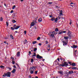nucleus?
Returning <instances> with one entry per match:
<instances>
[{"mask_svg": "<svg viewBox=\"0 0 78 78\" xmlns=\"http://www.w3.org/2000/svg\"><path fill=\"white\" fill-rule=\"evenodd\" d=\"M11 73L10 72H8L6 73H4V74L2 75L3 77H5V76H8V77H10Z\"/></svg>", "mask_w": 78, "mask_h": 78, "instance_id": "nucleus-1", "label": "nucleus"}, {"mask_svg": "<svg viewBox=\"0 0 78 78\" xmlns=\"http://www.w3.org/2000/svg\"><path fill=\"white\" fill-rule=\"evenodd\" d=\"M66 32H67V34L69 38H70V37H73V35H72V33H71V31H70L68 29H67L66 30Z\"/></svg>", "mask_w": 78, "mask_h": 78, "instance_id": "nucleus-2", "label": "nucleus"}, {"mask_svg": "<svg viewBox=\"0 0 78 78\" xmlns=\"http://www.w3.org/2000/svg\"><path fill=\"white\" fill-rule=\"evenodd\" d=\"M60 66H62V67H67L68 66V63L67 62H64V63H62V65L60 64Z\"/></svg>", "mask_w": 78, "mask_h": 78, "instance_id": "nucleus-3", "label": "nucleus"}, {"mask_svg": "<svg viewBox=\"0 0 78 78\" xmlns=\"http://www.w3.org/2000/svg\"><path fill=\"white\" fill-rule=\"evenodd\" d=\"M36 66H34L32 67H30V70H33L34 71L36 70Z\"/></svg>", "mask_w": 78, "mask_h": 78, "instance_id": "nucleus-4", "label": "nucleus"}, {"mask_svg": "<svg viewBox=\"0 0 78 78\" xmlns=\"http://www.w3.org/2000/svg\"><path fill=\"white\" fill-rule=\"evenodd\" d=\"M42 57L40 56L38 54L37 55V58H39V59H41V58H42Z\"/></svg>", "mask_w": 78, "mask_h": 78, "instance_id": "nucleus-5", "label": "nucleus"}, {"mask_svg": "<svg viewBox=\"0 0 78 78\" xmlns=\"http://www.w3.org/2000/svg\"><path fill=\"white\" fill-rule=\"evenodd\" d=\"M62 42L63 43V45H64V46L65 45H67V42H66L65 41H62Z\"/></svg>", "mask_w": 78, "mask_h": 78, "instance_id": "nucleus-6", "label": "nucleus"}, {"mask_svg": "<svg viewBox=\"0 0 78 78\" xmlns=\"http://www.w3.org/2000/svg\"><path fill=\"white\" fill-rule=\"evenodd\" d=\"M49 36L50 37H52V38H53V37H55V34H51V35H49Z\"/></svg>", "mask_w": 78, "mask_h": 78, "instance_id": "nucleus-7", "label": "nucleus"}, {"mask_svg": "<svg viewBox=\"0 0 78 78\" xmlns=\"http://www.w3.org/2000/svg\"><path fill=\"white\" fill-rule=\"evenodd\" d=\"M16 55L17 57H19V56H20V51H18L17 52Z\"/></svg>", "mask_w": 78, "mask_h": 78, "instance_id": "nucleus-8", "label": "nucleus"}, {"mask_svg": "<svg viewBox=\"0 0 78 78\" xmlns=\"http://www.w3.org/2000/svg\"><path fill=\"white\" fill-rule=\"evenodd\" d=\"M58 34H62V30H59L58 32Z\"/></svg>", "mask_w": 78, "mask_h": 78, "instance_id": "nucleus-9", "label": "nucleus"}, {"mask_svg": "<svg viewBox=\"0 0 78 78\" xmlns=\"http://www.w3.org/2000/svg\"><path fill=\"white\" fill-rule=\"evenodd\" d=\"M62 73H63V72L62 71H58V73H60L61 75L62 74Z\"/></svg>", "mask_w": 78, "mask_h": 78, "instance_id": "nucleus-10", "label": "nucleus"}, {"mask_svg": "<svg viewBox=\"0 0 78 78\" xmlns=\"http://www.w3.org/2000/svg\"><path fill=\"white\" fill-rule=\"evenodd\" d=\"M54 20V22H58V18H56L55 19V18Z\"/></svg>", "mask_w": 78, "mask_h": 78, "instance_id": "nucleus-11", "label": "nucleus"}, {"mask_svg": "<svg viewBox=\"0 0 78 78\" xmlns=\"http://www.w3.org/2000/svg\"><path fill=\"white\" fill-rule=\"evenodd\" d=\"M38 22H41L42 21V18H40L38 20Z\"/></svg>", "mask_w": 78, "mask_h": 78, "instance_id": "nucleus-12", "label": "nucleus"}, {"mask_svg": "<svg viewBox=\"0 0 78 78\" xmlns=\"http://www.w3.org/2000/svg\"><path fill=\"white\" fill-rule=\"evenodd\" d=\"M15 72H16V69H14L12 71V73H15Z\"/></svg>", "mask_w": 78, "mask_h": 78, "instance_id": "nucleus-13", "label": "nucleus"}, {"mask_svg": "<svg viewBox=\"0 0 78 78\" xmlns=\"http://www.w3.org/2000/svg\"><path fill=\"white\" fill-rule=\"evenodd\" d=\"M67 76H65V78H69V77L68 76H69V73H66Z\"/></svg>", "mask_w": 78, "mask_h": 78, "instance_id": "nucleus-14", "label": "nucleus"}, {"mask_svg": "<svg viewBox=\"0 0 78 78\" xmlns=\"http://www.w3.org/2000/svg\"><path fill=\"white\" fill-rule=\"evenodd\" d=\"M71 65L73 66H76V64H75V63L73 62L71 64Z\"/></svg>", "mask_w": 78, "mask_h": 78, "instance_id": "nucleus-15", "label": "nucleus"}, {"mask_svg": "<svg viewBox=\"0 0 78 78\" xmlns=\"http://www.w3.org/2000/svg\"><path fill=\"white\" fill-rule=\"evenodd\" d=\"M72 69H75V70H76V69H78V68H76V67H72L71 68Z\"/></svg>", "mask_w": 78, "mask_h": 78, "instance_id": "nucleus-16", "label": "nucleus"}, {"mask_svg": "<svg viewBox=\"0 0 78 78\" xmlns=\"http://www.w3.org/2000/svg\"><path fill=\"white\" fill-rule=\"evenodd\" d=\"M27 40L25 39L23 41L24 44H27Z\"/></svg>", "mask_w": 78, "mask_h": 78, "instance_id": "nucleus-17", "label": "nucleus"}, {"mask_svg": "<svg viewBox=\"0 0 78 78\" xmlns=\"http://www.w3.org/2000/svg\"><path fill=\"white\" fill-rule=\"evenodd\" d=\"M20 28V26H16L15 28V30H17V29H18V28Z\"/></svg>", "mask_w": 78, "mask_h": 78, "instance_id": "nucleus-18", "label": "nucleus"}, {"mask_svg": "<svg viewBox=\"0 0 78 78\" xmlns=\"http://www.w3.org/2000/svg\"><path fill=\"white\" fill-rule=\"evenodd\" d=\"M12 22L13 23H16V20H12Z\"/></svg>", "mask_w": 78, "mask_h": 78, "instance_id": "nucleus-19", "label": "nucleus"}, {"mask_svg": "<svg viewBox=\"0 0 78 78\" xmlns=\"http://www.w3.org/2000/svg\"><path fill=\"white\" fill-rule=\"evenodd\" d=\"M10 37L11 39H14V37H13V36H12V34H11L10 35Z\"/></svg>", "mask_w": 78, "mask_h": 78, "instance_id": "nucleus-20", "label": "nucleus"}, {"mask_svg": "<svg viewBox=\"0 0 78 78\" xmlns=\"http://www.w3.org/2000/svg\"><path fill=\"white\" fill-rule=\"evenodd\" d=\"M55 17H52L51 19V21H54V20H55Z\"/></svg>", "mask_w": 78, "mask_h": 78, "instance_id": "nucleus-21", "label": "nucleus"}, {"mask_svg": "<svg viewBox=\"0 0 78 78\" xmlns=\"http://www.w3.org/2000/svg\"><path fill=\"white\" fill-rule=\"evenodd\" d=\"M59 31V30L58 29L56 28L55 29V31H56V32L58 31Z\"/></svg>", "mask_w": 78, "mask_h": 78, "instance_id": "nucleus-22", "label": "nucleus"}, {"mask_svg": "<svg viewBox=\"0 0 78 78\" xmlns=\"http://www.w3.org/2000/svg\"><path fill=\"white\" fill-rule=\"evenodd\" d=\"M34 73V70H30V73H31V74H33V73Z\"/></svg>", "mask_w": 78, "mask_h": 78, "instance_id": "nucleus-23", "label": "nucleus"}, {"mask_svg": "<svg viewBox=\"0 0 78 78\" xmlns=\"http://www.w3.org/2000/svg\"><path fill=\"white\" fill-rule=\"evenodd\" d=\"M35 23H34L32 22L31 23V26H34Z\"/></svg>", "mask_w": 78, "mask_h": 78, "instance_id": "nucleus-24", "label": "nucleus"}, {"mask_svg": "<svg viewBox=\"0 0 78 78\" xmlns=\"http://www.w3.org/2000/svg\"><path fill=\"white\" fill-rule=\"evenodd\" d=\"M77 48V46L75 45H73V48Z\"/></svg>", "mask_w": 78, "mask_h": 78, "instance_id": "nucleus-25", "label": "nucleus"}, {"mask_svg": "<svg viewBox=\"0 0 78 78\" xmlns=\"http://www.w3.org/2000/svg\"><path fill=\"white\" fill-rule=\"evenodd\" d=\"M64 38L65 39H66V40H67V39H68L69 37H64Z\"/></svg>", "mask_w": 78, "mask_h": 78, "instance_id": "nucleus-26", "label": "nucleus"}, {"mask_svg": "<svg viewBox=\"0 0 78 78\" xmlns=\"http://www.w3.org/2000/svg\"><path fill=\"white\" fill-rule=\"evenodd\" d=\"M36 42H37V41H35L33 42L32 43L33 44H36Z\"/></svg>", "mask_w": 78, "mask_h": 78, "instance_id": "nucleus-27", "label": "nucleus"}, {"mask_svg": "<svg viewBox=\"0 0 78 78\" xmlns=\"http://www.w3.org/2000/svg\"><path fill=\"white\" fill-rule=\"evenodd\" d=\"M37 50V48H34V52H35V51H36Z\"/></svg>", "mask_w": 78, "mask_h": 78, "instance_id": "nucleus-28", "label": "nucleus"}, {"mask_svg": "<svg viewBox=\"0 0 78 78\" xmlns=\"http://www.w3.org/2000/svg\"><path fill=\"white\" fill-rule=\"evenodd\" d=\"M15 8H16V5H14L12 8V9H14Z\"/></svg>", "mask_w": 78, "mask_h": 78, "instance_id": "nucleus-29", "label": "nucleus"}, {"mask_svg": "<svg viewBox=\"0 0 78 78\" xmlns=\"http://www.w3.org/2000/svg\"><path fill=\"white\" fill-rule=\"evenodd\" d=\"M11 30H14V29H15V28H13V27H11Z\"/></svg>", "mask_w": 78, "mask_h": 78, "instance_id": "nucleus-30", "label": "nucleus"}, {"mask_svg": "<svg viewBox=\"0 0 78 78\" xmlns=\"http://www.w3.org/2000/svg\"><path fill=\"white\" fill-rule=\"evenodd\" d=\"M53 3V2H49L48 3V4H49L50 5H51V4H52Z\"/></svg>", "mask_w": 78, "mask_h": 78, "instance_id": "nucleus-31", "label": "nucleus"}, {"mask_svg": "<svg viewBox=\"0 0 78 78\" xmlns=\"http://www.w3.org/2000/svg\"><path fill=\"white\" fill-rule=\"evenodd\" d=\"M1 68H5V66H0Z\"/></svg>", "mask_w": 78, "mask_h": 78, "instance_id": "nucleus-32", "label": "nucleus"}, {"mask_svg": "<svg viewBox=\"0 0 78 78\" xmlns=\"http://www.w3.org/2000/svg\"><path fill=\"white\" fill-rule=\"evenodd\" d=\"M38 72V71H37L35 72V73L36 74V75H37V72Z\"/></svg>", "mask_w": 78, "mask_h": 78, "instance_id": "nucleus-33", "label": "nucleus"}, {"mask_svg": "<svg viewBox=\"0 0 78 78\" xmlns=\"http://www.w3.org/2000/svg\"><path fill=\"white\" fill-rule=\"evenodd\" d=\"M0 21H3V17H1V19H0Z\"/></svg>", "mask_w": 78, "mask_h": 78, "instance_id": "nucleus-34", "label": "nucleus"}, {"mask_svg": "<svg viewBox=\"0 0 78 78\" xmlns=\"http://www.w3.org/2000/svg\"><path fill=\"white\" fill-rule=\"evenodd\" d=\"M52 34H55V31H53V32H52Z\"/></svg>", "mask_w": 78, "mask_h": 78, "instance_id": "nucleus-35", "label": "nucleus"}, {"mask_svg": "<svg viewBox=\"0 0 78 78\" xmlns=\"http://www.w3.org/2000/svg\"><path fill=\"white\" fill-rule=\"evenodd\" d=\"M51 33H52V32H49V33L48 34V35H50V34H52Z\"/></svg>", "mask_w": 78, "mask_h": 78, "instance_id": "nucleus-36", "label": "nucleus"}, {"mask_svg": "<svg viewBox=\"0 0 78 78\" xmlns=\"http://www.w3.org/2000/svg\"><path fill=\"white\" fill-rule=\"evenodd\" d=\"M62 33H66V31H62Z\"/></svg>", "mask_w": 78, "mask_h": 78, "instance_id": "nucleus-37", "label": "nucleus"}, {"mask_svg": "<svg viewBox=\"0 0 78 78\" xmlns=\"http://www.w3.org/2000/svg\"><path fill=\"white\" fill-rule=\"evenodd\" d=\"M34 61V59H31V62L33 63Z\"/></svg>", "mask_w": 78, "mask_h": 78, "instance_id": "nucleus-38", "label": "nucleus"}, {"mask_svg": "<svg viewBox=\"0 0 78 78\" xmlns=\"http://www.w3.org/2000/svg\"><path fill=\"white\" fill-rule=\"evenodd\" d=\"M40 39H41V37H39L37 38V40H40Z\"/></svg>", "mask_w": 78, "mask_h": 78, "instance_id": "nucleus-39", "label": "nucleus"}, {"mask_svg": "<svg viewBox=\"0 0 78 78\" xmlns=\"http://www.w3.org/2000/svg\"><path fill=\"white\" fill-rule=\"evenodd\" d=\"M6 26H7V27H8V26L9 25V24H8V23L7 22H6Z\"/></svg>", "mask_w": 78, "mask_h": 78, "instance_id": "nucleus-40", "label": "nucleus"}, {"mask_svg": "<svg viewBox=\"0 0 78 78\" xmlns=\"http://www.w3.org/2000/svg\"><path fill=\"white\" fill-rule=\"evenodd\" d=\"M15 62H15L14 61H12V64H15Z\"/></svg>", "mask_w": 78, "mask_h": 78, "instance_id": "nucleus-41", "label": "nucleus"}, {"mask_svg": "<svg viewBox=\"0 0 78 78\" xmlns=\"http://www.w3.org/2000/svg\"><path fill=\"white\" fill-rule=\"evenodd\" d=\"M14 12V11L13 10H12L10 11V13H13Z\"/></svg>", "mask_w": 78, "mask_h": 78, "instance_id": "nucleus-42", "label": "nucleus"}, {"mask_svg": "<svg viewBox=\"0 0 78 78\" xmlns=\"http://www.w3.org/2000/svg\"><path fill=\"white\" fill-rule=\"evenodd\" d=\"M50 45L49 44L48 45V46H47V48H50Z\"/></svg>", "mask_w": 78, "mask_h": 78, "instance_id": "nucleus-43", "label": "nucleus"}, {"mask_svg": "<svg viewBox=\"0 0 78 78\" xmlns=\"http://www.w3.org/2000/svg\"><path fill=\"white\" fill-rule=\"evenodd\" d=\"M57 59H56V60H55V61L54 62V63H55V62H57Z\"/></svg>", "mask_w": 78, "mask_h": 78, "instance_id": "nucleus-44", "label": "nucleus"}, {"mask_svg": "<svg viewBox=\"0 0 78 78\" xmlns=\"http://www.w3.org/2000/svg\"><path fill=\"white\" fill-rule=\"evenodd\" d=\"M16 66H17L18 67H19V64L17 63L16 64Z\"/></svg>", "mask_w": 78, "mask_h": 78, "instance_id": "nucleus-45", "label": "nucleus"}, {"mask_svg": "<svg viewBox=\"0 0 78 78\" xmlns=\"http://www.w3.org/2000/svg\"><path fill=\"white\" fill-rule=\"evenodd\" d=\"M16 25L15 24L14 26H13V28H16Z\"/></svg>", "mask_w": 78, "mask_h": 78, "instance_id": "nucleus-46", "label": "nucleus"}, {"mask_svg": "<svg viewBox=\"0 0 78 78\" xmlns=\"http://www.w3.org/2000/svg\"><path fill=\"white\" fill-rule=\"evenodd\" d=\"M70 72H71V74H73V72L72 71H70Z\"/></svg>", "mask_w": 78, "mask_h": 78, "instance_id": "nucleus-47", "label": "nucleus"}, {"mask_svg": "<svg viewBox=\"0 0 78 78\" xmlns=\"http://www.w3.org/2000/svg\"><path fill=\"white\" fill-rule=\"evenodd\" d=\"M24 33L25 34H26V33H27V31L26 30L24 31Z\"/></svg>", "mask_w": 78, "mask_h": 78, "instance_id": "nucleus-48", "label": "nucleus"}, {"mask_svg": "<svg viewBox=\"0 0 78 78\" xmlns=\"http://www.w3.org/2000/svg\"><path fill=\"white\" fill-rule=\"evenodd\" d=\"M45 42H46V44H48V41H46Z\"/></svg>", "mask_w": 78, "mask_h": 78, "instance_id": "nucleus-49", "label": "nucleus"}, {"mask_svg": "<svg viewBox=\"0 0 78 78\" xmlns=\"http://www.w3.org/2000/svg\"><path fill=\"white\" fill-rule=\"evenodd\" d=\"M14 61V58H12V61Z\"/></svg>", "mask_w": 78, "mask_h": 78, "instance_id": "nucleus-50", "label": "nucleus"}, {"mask_svg": "<svg viewBox=\"0 0 78 78\" xmlns=\"http://www.w3.org/2000/svg\"><path fill=\"white\" fill-rule=\"evenodd\" d=\"M73 55L74 56H75V55H76V52H74L73 53Z\"/></svg>", "mask_w": 78, "mask_h": 78, "instance_id": "nucleus-51", "label": "nucleus"}, {"mask_svg": "<svg viewBox=\"0 0 78 78\" xmlns=\"http://www.w3.org/2000/svg\"><path fill=\"white\" fill-rule=\"evenodd\" d=\"M38 45H40V46H41V45H42V44L41 43H39L38 44Z\"/></svg>", "mask_w": 78, "mask_h": 78, "instance_id": "nucleus-52", "label": "nucleus"}, {"mask_svg": "<svg viewBox=\"0 0 78 78\" xmlns=\"http://www.w3.org/2000/svg\"><path fill=\"white\" fill-rule=\"evenodd\" d=\"M72 62H68V63H69V64L70 65H71V64H71V63Z\"/></svg>", "mask_w": 78, "mask_h": 78, "instance_id": "nucleus-53", "label": "nucleus"}, {"mask_svg": "<svg viewBox=\"0 0 78 78\" xmlns=\"http://www.w3.org/2000/svg\"><path fill=\"white\" fill-rule=\"evenodd\" d=\"M70 25H72V20H71V21L69 23Z\"/></svg>", "mask_w": 78, "mask_h": 78, "instance_id": "nucleus-54", "label": "nucleus"}, {"mask_svg": "<svg viewBox=\"0 0 78 78\" xmlns=\"http://www.w3.org/2000/svg\"><path fill=\"white\" fill-rule=\"evenodd\" d=\"M13 67H14V68H15V69H16V66L15 65H14Z\"/></svg>", "mask_w": 78, "mask_h": 78, "instance_id": "nucleus-55", "label": "nucleus"}, {"mask_svg": "<svg viewBox=\"0 0 78 78\" xmlns=\"http://www.w3.org/2000/svg\"><path fill=\"white\" fill-rule=\"evenodd\" d=\"M68 73V75H69V74H71V73L70 72V71H69L68 73Z\"/></svg>", "mask_w": 78, "mask_h": 78, "instance_id": "nucleus-56", "label": "nucleus"}, {"mask_svg": "<svg viewBox=\"0 0 78 78\" xmlns=\"http://www.w3.org/2000/svg\"><path fill=\"white\" fill-rule=\"evenodd\" d=\"M60 15H62V12H60Z\"/></svg>", "mask_w": 78, "mask_h": 78, "instance_id": "nucleus-57", "label": "nucleus"}, {"mask_svg": "<svg viewBox=\"0 0 78 78\" xmlns=\"http://www.w3.org/2000/svg\"><path fill=\"white\" fill-rule=\"evenodd\" d=\"M57 60L58 62L59 61V58H58L57 59Z\"/></svg>", "mask_w": 78, "mask_h": 78, "instance_id": "nucleus-58", "label": "nucleus"}, {"mask_svg": "<svg viewBox=\"0 0 78 78\" xmlns=\"http://www.w3.org/2000/svg\"><path fill=\"white\" fill-rule=\"evenodd\" d=\"M49 16H50V17H51V18H52V17H53V16H52V15H49Z\"/></svg>", "mask_w": 78, "mask_h": 78, "instance_id": "nucleus-59", "label": "nucleus"}, {"mask_svg": "<svg viewBox=\"0 0 78 78\" xmlns=\"http://www.w3.org/2000/svg\"><path fill=\"white\" fill-rule=\"evenodd\" d=\"M9 70H11V68L9 67Z\"/></svg>", "mask_w": 78, "mask_h": 78, "instance_id": "nucleus-60", "label": "nucleus"}, {"mask_svg": "<svg viewBox=\"0 0 78 78\" xmlns=\"http://www.w3.org/2000/svg\"><path fill=\"white\" fill-rule=\"evenodd\" d=\"M42 59H43L42 61H43V62H44V61H45V59L42 58Z\"/></svg>", "mask_w": 78, "mask_h": 78, "instance_id": "nucleus-61", "label": "nucleus"}, {"mask_svg": "<svg viewBox=\"0 0 78 78\" xmlns=\"http://www.w3.org/2000/svg\"><path fill=\"white\" fill-rule=\"evenodd\" d=\"M29 78H31V76H29Z\"/></svg>", "mask_w": 78, "mask_h": 78, "instance_id": "nucleus-62", "label": "nucleus"}, {"mask_svg": "<svg viewBox=\"0 0 78 78\" xmlns=\"http://www.w3.org/2000/svg\"><path fill=\"white\" fill-rule=\"evenodd\" d=\"M60 12H62V10H60Z\"/></svg>", "mask_w": 78, "mask_h": 78, "instance_id": "nucleus-63", "label": "nucleus"}, {"mask_svg": "<svg viewBox=\"0 0 78 78\" xmlns=\"http://www.w3.org/2000/svg\"><path fill=\"white\" fill-rule=\"evenodd\" d=\"M32 56H36V55H32Z\"/></svg>", "mask_w": 78, "mask_h": 78, "instance_id": "nucleus-64", "label": "nucleus"}]
</instances>
